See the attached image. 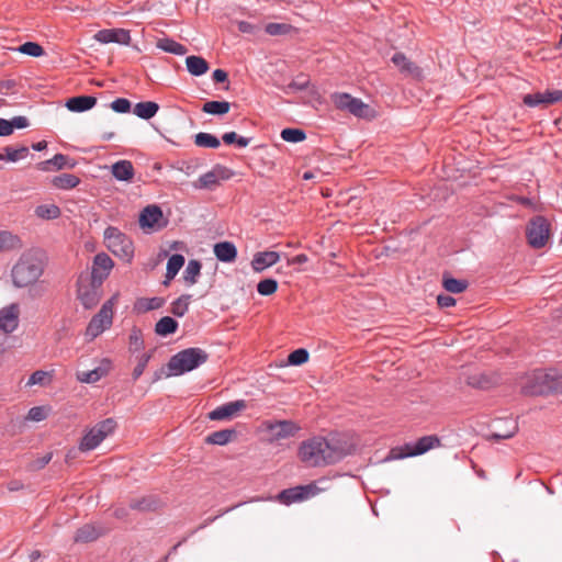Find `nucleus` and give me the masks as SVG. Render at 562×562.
Returning a JSON list of instances; mask_svg holds the SVG:
<instances>
[{"label":"nucleus","instance_id":"1","mask_svg":"<svg viewBox=\"0 0 562 562\" xmlns=\"http://www.w3.org/2000/svg\"><path fill=\"white\" fill-rule=\"evenodd\" d=\"M341 438L339 436L312 437L300 445L297 456L308 467L337 463L352 451V446Z\"/></svg>","mask_w":562,"mask_h":562},{"label":"nucleus","instance_id":"2","mask_svg":"<svg viewBox=\"0 0 562 562\" xmlns=\"http://www.w3.org/2000/svg\"><path fill=\"white\" fill-rule=\"evenodd\" d=\"M47 263V255L42 248L25 249L11 268L12 284L18 289L36 284L43 277Z\"/></svg>","mask_w":562,"mask_h":562},{"label":"nucleus","instance_id":"3","mask_svg":"<svg viewBox=\"0 0 562 562\" xmlns=\"http://www.w3.org/2000/svg\"><path fill=\"white\" fill-rule=\"evenodd\" d=\"M520 389L528 396L561 394L562 373L553 368L535 370L522 378Z\"/></svg>","mask_w":562,"mask_h":562},{"label":"nucleus","instance_id":"4","mask_svg":"<svg viewBox=\"0 0 562 562\" xmlns=\"http://www.w3.org/2000/svg\"><path fill=\"white\" fill-rule=\"evenodd\" d=\"M209 355L201 348L192 347L181 350L173 355L167 367L168 375H181L190 372L204 362H206Z\"/></svg>","mask_w":562,"mask_h":562},{"label":"nucleus","instance_id":"5","mask_svg":"<svg viewBox=\"0 0 562 562\" xmlns=\"http://www.w3.org/2000/svg\"><path fill=\"white\" fill-rule=\"evenodd\" d=\"M104 240L108 249L121 260L131 262L134 257V246L130 237L119 228L109 226L104 231Z\"/></svg>","mask_w":562,"mask_h":562},{"label":"nucleus","instance_id":"6","mask_svg":"<svg viewBox=\"0 0 562 562\" xmlns=\"http://www.w3.org/2000/svg\"><path fill=\"white\" fill-rule=\"evenodd\" d=\"M115 428L116 422L113 418H106L97 423L85 432L78 449L81 452L94 450L106 437L114 432Z\"/></svg>","mask_w":562,"mask_h":562},{"label":"nucleus","instance_id":"7","mask_svg":"<svg viewBox=\"0 0 562 562\" xmlns=\"http://www.w3.org/2000/svg\"><path fill=\"white\" fill-rule=\"evenodd\" d=\"M438 446H440V440L437 436H424L416 442H408L404 446L392 448L390 450V459L400 460L404 458L420 456Z\"/></svg>","mask_w":562,"mask_h":562},{"label":"nucleus","instance_id":"8","mask_svg":"<svg viewBox=\"0 0 562 562\" xmlns=\"http://www.w3.org/2000/svg\"><path fill=\"white\" fill-rule=\"evenodd\" d=\"M113 301L114 297L106 301L102 305L98 314H95L91 318L86 329V336L90 337L91 339H94L112 325Z\"/></svg>","mask_w":562,"mask_h":562},{"label":"nucleus","instance_id":"9","mask_svg":"<svg viewBox=\"0 0 562 562\" xmlns=\"http://www.w3.org/2000/svg\"><path fill=\"white\" fill-rule=\"evenodd\" d=\"M526 235L532 248H542L550 238V223L543 216H536L529 222Z\"/></svg>","mask_w":562,"mask_h":562},{"label":"nucleus","instance_id":"10","mask_svg":"<svg viewBox=\"0 0 562 562\" xmlns=\"http://www.w3.org/2000/svg\"><path fill=\"white\" fill-rule=\"evenodd\" d=\"M77 286V296L86 308H92L99 303L101 284H95L88 276H80Z\"/></svg>","mask_w":562,"mask_h":562},{"label":"nucleus","instance_id":"11","mask_svg":"<svg viewBox=\"0 0 562 562\" xmlns=\"http://www.w3.org/2000/svg\"><path fill=\"white\" fill-rule=\"evenodd\" d=\"M319 492V488L311 483L307 485H299L290 488H285L281 491L277 499L284 505H291L293 503L303 502L305 499H308L315 495H317Z\"/></svg>","mask_w":562,"mask_h":562},{"label":"nucleus","instance_id":"12","mask_svg":"<svg viewBox=\"0 0 562 562\" xmlns=\"http://www.w3.org/2000/svg\"><path fill=\"white\" fill-rule=\"evenodd\" d=\"M113 266L114 262L109 255L104 252L98 254L93 259L92 270L88 278L92 279L95 284H102L109 277Z\"/></svg>","mask_w":562,"mask_h":562},{"label":"nucleus","instance_id":"13","mask_svg":"<svg viewBox=\"0 0 562 562\" xmlns=\"http://www.w3.org/2000/svg\"><path fill=\"white\" fill-rule=\"evenodd\" d=\"M527 106H548L562 101V90H546L526 94L522 99Z\"/></svg>","mask_w":562,"mask_h":562},{"label":"nucleus","instance_id":"14","mask_svg":"<svg viewBox=\"0 0 562 562\" xmlns=\"http://www.w3.org/2000/svg\"><path fill=\"white\" fill-rule=\"evenodd\" d=\"M93 38L101 44L117 43L121 45H128L131 35L124 29H103L98 31Z\"/></svg>","mask_w":562,"mask_h":562},{"label":"nucleus","instance_id":"15","mask_svg":"<svg viewBox=\"0 0 562 562\" xmlns=\"http://www.w3.org/2000/svg\"><path fill=\"white\" fill-rule=\"evenodd\" d=\"M20 310L18 304H10L0 310V330L13 333L19 326Z\"/></svg>","mask_w":562,"mask_h":562},{"label":"nucleus","instance_id":"16","mask_svg":"<svg viewBox=\"0 0 562 562\" xmlns=\"http://www.w3.org/2000/svg\"><path fill=\"white\" fill-rule=\"evenodd\" d=\"M246 401L245 400H237L234 402H228L226 404H223L215 409L211 411L209 413V418L211 420H224L229 419L233 416H235L237 413L244 411L246 408Z\"/></svg>","mask_w":562,"mask_h":562},{"label":"nucleus","instance_id":"17","mask_svg":"<svg viewBox=\"0 0 562 562\" xmlns=\"http://www.w3.org/2000/svg\"><path fill=\"white\" fill-rule=\"evenodd\" d=\"M112 362L109 359H102L97 368L77 372V380L81 383H95L110 372Z\"/></svg>","mask_w":562,"mask_h":562},{"label":"nucleus","instance_id":"18","mask_svg":"<svg viewBox=\"0 0 562 562\" xmlns=\"http://www.w3.org/2000/svg\"><path fill=\"white\" fill-rule=\"evenodd\" d=\"M162 218V211L157 205L146 206L139 215V225L142 228H159V221Z\"/></svg>","mask_w":562,"mask_h":562},{"label":"nucleus","instance_id":"19","mask_svg":"<svg viewBox=\"0 0 562 562\" xmlns=\"http://www.w3.org/2000/svg\"><path fill=\"white\" fill-rule=\"evenodd\" d=\"M267 429L277 438L283 439L294 436L300 427L291 420H278L267 424Z\"/></svg>","mask_w":562,"mask_h":562},{"label":"nucleus","instance_id":"20","mask_svg":"<svg viewBox=\"0 0 562 562\" xmlns=\"http://www.w3.org/2000/svg\"><path fill=\"white\" fill-rule=\"evenodd\" d=\"M279 260L280 254L277 251H260L254 256L251 260V267L254 271L261 272L265 269L276 265Z\"/></svg>","mask_w":562,"mask_h":562},{"label":"nucleus","instance_id":"21","mask_svg":"<svg viewBox=\"0 0 562 562\" xmlns=\"http://www.w3.org/2000/svg\"><path fill=\"white\" fill-rule=\"evenodd\" d=\"M213 252L216 259L222 262H233L237 258V248L232 241L216 243Z\"/></svg>","mask_w":562,"mask_h":562},{"label":"nucleus","instance_id":"22","mask_svg":"<svg viewBox=\"0 0 562 562\" xmlns=\"http://www.w3.org/2000/svg\"><path fill=\"white\" fill-rule=\"evenodd\" d=\"M97 98L92 95H78L67 100L66 108L71 112H85L92 109Z\"/></svg>","mask_w":562,"mask_h":562},{"label":"nucleus","instance_id":"23","mask_svg":"<svg viewBox=\"0 0 562 562\" xmlns=\"http://www.w3.org/2000/svg\"><path fill=\"white\" fill-rule=\"evenodd\" d=\"M392 63L400 69L401 72L412 76L420 77V69L412 63L403 53H396L392 57Z\"/></svg>","mask_w":562,"mask_h":562},{"label":"nucleus","instance_id":"24","mask_svg":"<svg viewBox=\"0 0 562 562\" xmlns=\"http://www.w3.org/2000/svg\"><path fill=\"white\" fill-rule=\"evenodd\" d=\"M228 179L231 176V171L226 168H218L212 171H209L199 178V187L200 188H212L218 183V178Z\"/></svg>","mask_w":562,"mask_h":562},{"label":"nucleus","instance_id":"25","mask_svg":"<svg viewBox=\"0 0 562 562\" xmlns=\"http://www.w3.org/2000/svg\"><path fill=\"white\" fill-rule=\"evenodd\" d=\"M468 385L475 389H490L497 383V376L487 373H472L467 378Z\"/></svg>","mask_w":562,"mask_h":562},{"label":"nucleus","instance_id":"26","mask_svg":"<svg viewBox=\"0 0 562 562\" xmlns=\"http://www.w3.org/2000/svg\"><path fill=\"white\" fill-rule=\"evenodd\" d=\"M29 155L30 149L26 146H5L3 147L2 151H0V160L8 162H16L19 160L25 159Z\"/></svg>","mask_w":562,"mask_h":562},{"label":"nucleus","instance_id":"27","mask_svg":"<svg viewBox=\"0 0 562 562\" xmlns=\"http://www.w3.org/2000/svg\"><path fill=\"white\" fill-rule=\"evenodd\" d=\"M112 175L120 181H131L134 177V167L130 160H119L112 166Z\"/></svg>","mask_w":562,"mask_h":562},{"label":"nucleus","instance_id":"28","mask_svg":"<svg viewBox=\"0 0 562 562\" xmlns=\"http://www.w3.org/2000/svg\"><path fill=\"white\" fill-rule=\"evenodd\" d=\"M23 247L21 238L9 232L0 231V251L19 250Z\"/></svg>","mask_w":562,"mask_h":562},{"label":"nucleus","instance_id":"29","mask_svg":"<svg viewBox=\"0 0 562 562\" xmlns=\"http://www.w3.org/2000/svg\"><path fill=\"white\" fill-rule=\"evenodd\" d=\"M188 71L195 77L204 75L209 70V63L200 56L191 55L186 58Z\"/></svg>","mask_w":562,"mask_h":562},{"label":"nucleus","instance_id":"30","mask_svg":"<svg viewBox=\"0 0 562 562\" xmlns=\"http://www.w3.org/2000/svg\"><path fill=\"white\" fill-rule=\"evenodd\" d=\"M101 536V530L93 525H85L76 531L75 542L87 543L97 540Z\"/></svg>","mask_w":562,"mask_h":562},{"label":"nucleus","instance_id":"31","mask_svg":"<svg viewBox=\"0 0 562 562\" xmlns=\"http://www.w3.org/2000/svg\"><path fill=\"white\" fill-rule=\"evenodd\" d=\"M159 110L158 103L154 101L138 102L134 106V114L143 120H149L156 115Z\"/></svg>","mask_w":562,"mask_h":562},{"label":"nucleus","instance_id":"32","mask_svg":"<svg viewBox=\"0 0 562 562\" xmlns=\"http://www.w3.org/2000/svg\"><path fill=\"white\" fill-rule=\"evenodd\" d=\"M157 47L166 53H170V54L179 55V56H182L188 52V49L184 45H182L169 37L160 38L157 42Z\"/></svg>","mask_w":562,"mask_h":562},{"label":"nucleus","instance_id":"33","mask_svg":"<svg viewBox=\"0 0 562 562\" xmlns=\"http://www.w3.org/2000/svg\"><path fill=\"white\" fill-rule=\"evenodd\" d=\"M178 322L170 316L161 317L155 325V333L159 336H168L176 333Z\"/></svg>","mask_w":562,"mask_h":562},{"label":"nucleus","instance_id":"34","mask_svg":"<svg viewBox=\"0 0 562 562\" xmlns=\"http://www.w3.org/2000/svg\"><path fill=\"white\" fill-rule=\"evenodd\" d=\"M159 506V501L154 496H145L142 498L133 499L130 507L139 512L155 510Z\"/></svg>","mask_w":562,"mask_h":562},{"label":"nucleus","instance_id":"35","mask_svg":"<svg viewBox=\"0 0 562 562\" xmlns=\"http://www.w3.org/2000/svg\"><path fill=\"white\" fill-rule=\"evenodd\" d=\"M202 265L199 260L192 259L188 262L183 272V280L188 285H193L198 282V277L201 273Z\"/></svg>","mask_w":562,"mask_h":562},{"label":"nucleus","instance_id":"36","mask_svg":"<svg viewBox=\"0 0 562 562\" xmlns=\"http://www.w3.org/2000/svg\"><path fill=\"white\" fill-rule=\"evenodd\" d=\"M235 436L234 429H222L210 434L205 441L211 445L224 446Z\"/></svg>","mask_w":562,"mask_h":562},{"label":"nucleus","instance_id":"37","mask_svg":"<svg viewBox=\"0 0 562 562\" xmlns=\"http://www.w3.org/2000/svg\"><path fill=\"white\" fill-rule=\"evenodd\" d=\"M231 109V103L227 101H207L203 104L202 111L212 115L226 114Z\"/></svg>","mask_w":562,"mask_h":562},{"label":"nucleus","instance_id":"38","mask_svg":"<svg viewBox=\"0 0 562 562\" xmlns=\"http://www.w3.org/2000/svg\"><path fill=\"white\" fill-rule=\"evenodd\" d=\"M53 183L56 188L69 190L80 183V179L72 173H63L54 178Z\"/></svg>","mask_w":562,"mask_h":562},{"label":"nucleus","instance_id":"39","mask_svg":"<svg viewBox=\"0 0 562 562\" xmlns=\"http://www.w3.org/2000/svg\"><path fill=\"white\" fill-rule=\"evenodd\" d=\"M184 265V257L180 254L172 255L167 262L166 279L172 280Z\"/></svg>","mask_w":562,"mask_h":562},{"label":"nucleus","instance_id":"40","mask_svg":"<svg viewBox=\"0 0 562 562\" xmlns=\"http://www.w3.org/2000/svg\"><path fill=\"white\" fill-rule=\"evenodd\" d=\"M35 215L43 220H55L60 216V209L56 204H41L36 206Z\"/></svg>","mask_w":562,"mask_h":562},{"label":"nucleus","instance_id":"41","mask_svg":"<svg viewBox=\"0 0 562 562\" xmlns=\"http://www.w3.org/2000/svg\"><path fill=\"white\" fill-rule=\"evenodd\" d=\"M194 144L203 148H217L221 142L216 136L201 132L194 136Z\"/></svg>","mask_w":562,"mask_h":562},{"label":"nucleus","instance_id":"42","mask_svg":"<svg viewBox=\"0 0 562 562\" xmlns=\"http://www.w3.org/2000/svg\"><path fill=\"white\" fill-rule=\"evenodd\" d=\"M190 295H182L171 303L170 312L178 317L183 316L189 310Z\"/></svg>","mask_w":562,"mask_h":562},{"label":"nucleus","instance_id":"43","mask_svg":"<svg viewBox=\"0 0 562 562\" xmlns=\"http://www.w3.org/2000/svg\"><path fill=\"white\" fill-rule=\"evenodd\" d=\"M442 285L450 293H461L467 289L468 283L464 280L445 277L442 280Z\"/></svg>","mask_w":562,"mask_h":562},{"label":"nucleus","instance_id":"44","mask_svg":"<svg viewBox=\"0 0 562 562\" xmlns=\"http://www.w3.org/2000/svg\"><path fill=\"white\" fill-rule=\"evenodd\" d=\"M164 300L161 297L140 299L136 303V308L148 312L160 308Z\"/></svg>","mask_w":562,"mask_h":562},{"label":"nucleus","instance_id":"45","mask_svg":"<svg viewBox=\"0 0 562 562\" xmlns=\"http://www.w3.org/2000/svg\"><path fill=\"white\" fill-rule=\"evenodd\" d=\"M293 30V26L286 23H268L265 26L267 34L271 36L286 35Z\"/></svg>","mask_w":562,"mask_h":562},{"label":"nucleus","instance_id":"46","mask_svg":"<svg viewBox=\"0 0 562 562\" xmlns=\"http://www.w3.org/2000/svg\"><path fill=\"white\" fill-rule=\"evenodd\" d=\"M283 140L289 143H299L306 138L305 132L301 128H284L281 132Z\"/></svg>","mask_w":562,"mask_h":562},{"label":"nucleus","instance_id":"47","mask_svg":"<svg viewBox=\"0 0 562 562\" xmlns=\"http://www.w3.org/2000/svg\"><path fill=\"white\" fill-rule=\"evenodd\" d=\"M369 110L368 104L363 103L360 99L353 98L348 112L358 117H367Z\"/></svg>","mask_w":562,"mask_h":562},{"label":"nucleus","instance_id":"48","mask_svg":"<svg viewBox=\"0 0 562 562\" xmlns=\"http://www.w3.org/2000/svg\"><path fill=\"white\" fill-rule=\"evenodd\" d=\"M352 99L353 97L345 92H336L331 94V101L335 104V106L339 110L348 111Z\"/></svg>","mask_w":562,"mask_h":562},{"label":"nucleus","instance_id":"49","mask_svg":"<svg viewBox=\"0 0 562 562\" xmlns=\"http://www.w3.org/2000/svg\"><path fill=\"white\" fill-rule=\"evenodd\" d=\"M18 50L22 54L32 56V57H40L44 54L43 47L35 43V42H26L22 44Z\"/></svg>","mask_w":562,"mask_h":562},{"label":"nucleus","instance_id":"50","mask_svg":"<svg viewBox=\"0 0 562 562\" xmlns=\"http://www.w3.org/2000/svg\"><path fill=\"white\" fill-rule=\"evenodd\" d=\"M222 139L225 144H236L238 147L244 148L247 147L250 143V138L238 136L235 132H227L222 136Z\"/></svg>","mask_w":562,"mask_h":562},{"label":"nucleus","instance_id":"51","mask_svg":"<svg viewBox=\"0 0 562 562\" xmlns=\"http://www.w3.org/2000/svg\"><path fill=\"white\" fill-rule=\"evenodd\" d=\"M278 289V282L274 279H265L257 284V291L260 295H271Z\"/></svg>","mask_w":562,"mask_h":562},{"label":"nucleus","instance_id":"52","mask_svg":"<svg viewBox=\"0 0 562 562\" xmlns=\"http://www.w3.org/2000/svg\"><path fill=\"white\" fill-rule=\"evenodd\" d=\"M53 165L56 169H63L67 165V156L63 154H56L52 159L43 161L38 165L41 170H48V166Z\"/></svg>","mask_w":562,"mask_h":562},{"label":"nucleus","instance_id":"53","mask_svg":"<svg viewBox=\"0 0 562 562\" xmlns=\"http://www.w3.org/2000/svg\"><path fill=\"white\" fill-rule=\"evenodd\" d=\"M308 360V351L306 349L300 348L292 351L288 357V362L291 366H301Z\"/></svg>","mask_w":562,"mask_h":562},{"label":"nucleus","instance_id":"54","mask_svg":"<svg viewBox=\"0 0 562 562\" xmlns=\"http://www.w3.org/2000/svg\"><path fill=\"white\" fill-rule=\"evenodd\" d=\"M128 341H130V348L133 351H138V350L143 349L144 340H143L142 330L137 327H133V329L130 334V337H128Z\"/></svg>","mask_w":562,"mask_h":562},{"label":"nucleus","instance_id":"55","mask_svg":"<svg viewBox=\"0 0 562 562\" xmlns=\"http://www.w3.org/2000/svg\"><path fill=\"white\" fill-rule=\"evenodd\" d=\"M150 358H151V353H143L138 358L137 364L134 368L133 373H132L134 381L138 380L140 378V375L144 373Z\"/></svg>","mask_w":562,"mask_h":562},{"label":"nucleus","instance_id":"56","mask_svg":"<svg viewBox=\"0 0 562 562\" xmlns=\"http://www.w3.org/2000/svg\"><path fill=\"white\" fill-rule=\"evenodd\" d=\"M52 458H53V453L47 452L43 457L33 460L29 464V470L30 471H40V470L44 469L50 462Z\"/></svg>","mask_w":562,"mask_h":562},{"label":"nucleus","instance_id":"57","mask_svg":"<svg viewBox=\"0 0 562 562\" xmlns=\"http://www.w3.org/2000/svg\"><path fill=\"white\" fill-rule=\"evenodd\" d=\"M47 417V411L43 406H34L32 407L26 416V419L32 422H42Z\"/></svg>","mask_w":562,"mask_h":562},{"label":"nucleus","instance_id":"58","mask_svg":"<svg viewBox=\"0 0 562 562\" xmlns=\"http://www.w3.org/2000/svg\"><path fill=\"white\" fill-rule=\"evenodd\" d=\"M111 109L117 113H127L131 110V102L125 98H117L111 103Z\"/></svg>","mask_w":562,"mask_h":562},{"label":"nucleus","instance_id":"59","mask_svg":"<svg viewBox=\"0 0 562 562\" xmlns=\"http://www.w3.org/2000/svg\"><path fill=\"white\" fill-rule=\"evenodd\" d=\"M15 87H16V81L14 79L1 80L0 81V93L9 94L11 92H14Z\"/></svg>","mask_w":562,"mask_h":562},{"label":"nucleus","instance_id":"60","mask_svg":"<svg viewBox=\"0 0 562 562\" xmlns=\"http://www.w3.org/2000/svg\"><path fill=\"white\" fill-rule=\"evenodd\" d=\"M47 375V372L37 370L31 374L27 381V385L42 384Z\"/></svg>","mask_w":562,"mask_h":562},{"label":"nucleus","instance_id":"61","mask_svg":"<svg viewBox=\"0 0 562 562\" xmlns=\"http://www.w3.org/2000/svg\"><path fill=\"white\" fill-rule=\"evenodd\" d=\"M437 303L440 307L447 308L453 306L456 304V300L450 295L439 294L437 296Z\"/></svg>","mask_w":562,"mask_h":562},{"label":"nucleus","instance_id":"62","mask_svg":"<svg viewBox=\"0 0 562 562\" xmlns=\"http://www.w3.org/2000/svg\"><path fill=\"white\" fill-rule=\"evenodd\" d=\"M12 124V132L14 128H25L30 125L27 117L25 116H14L9 121Z\"/></svg>","mask_w":562,"mask_h":562},{"label":"nucleus","instance_id":"63","mask_svg":"<svg viewBox=\"0 0 562 562\" xmlns=\"http://www.w3.org/2000/svg\"><path fill=\"white\" fill-rule=\"evenodd\" d=\"M238 31L246 34H254L257 30L256 25L247 22V21H239L237 22Z\"/></svg>","mask_w":562,"mask_h":562},{"label":"nucleus","instance_id":"64","mask_svg":"<svg viewBox=\"0 0 562 562\" xmlns=\"http://www.w3.org/2000/svg\"><path fill=\"white\" fill-rule=\"evenodd\" d=\"M307 87L308 80L304 78L302 80H293L292 82L289 83L288 89L302 91L305 90Z\"/></svg>","mask_w":562,"mask_h":562}]
</instances>
